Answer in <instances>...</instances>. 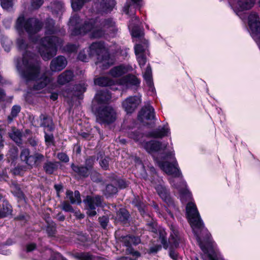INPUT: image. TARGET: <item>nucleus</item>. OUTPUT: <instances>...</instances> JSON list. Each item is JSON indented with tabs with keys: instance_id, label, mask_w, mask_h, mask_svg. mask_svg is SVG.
<instances>
[{
	"instance_id": "3c124183",
	"label": "nucleus",
	"mask_w": 260,
	"mask_h": 260,
	"mask_svg": "<svg viewBox=\"0 0 260 260\" xmlns=\"http://www.w3.org/2000/svg\"><path fill=\"white\" fill-rule=\"evenodd\" d=\"M78 59L82 61L86 62L87 61L88 57L85 54V50H83L82 51L80 52L78 55Z\"/></svg>"
},
{
	"instance_id": "58836bf2",
	"label": "nucleus",
	"mask_w": 260,
	"mask_h": 260,
	"mask_svg": "<svg viewBox=\"0 0 260 260\" xmlns=\"http://www.w3.org/2000/svg\"><path fill=\"white\" fill-rule=\"evenodd\" d=\"M117 216L119 220L124 222L128 219L129 214L126 210L120 209L117 213Z\"/></svg>"
},
{
	"instance_id": "338daca9",
	"label": "nucleus",
	"mask_w": 260,
	"mask_h": 260,
	"mask_svg": "<svg viewBox=\"0 0 260 260\" xmlns=\"http://www.w3.org/2000/svg\"><path fill=\"white\" fill-rule=\"evenodd\" d=\"M4 24L6 26L7 28H8L10 26L11 24V20L10 19H7L4 21Z\"/></svg>"
},
{
	"instance_id": "a19ab883",
	"label": "nucleus",
	"mask_w": 260,
	"mask_h": 260,
	"mask_svg": "<svg viewBox=\"0 0 260 260\" xmlns=\"http://www.w3.org/2000/svg\"><path fill=\"white\" fill-rule=\"evenodd\" d=\"M1 6L3 9L9 10L12 7V0H0Z\"/></svg>"
},
{
	"instance_id": "6ab92c4d",
	"label": "nucleus",
	"mask_w": 260,
	"mask_h": 260,
	"mask_svg": "<svg viewBox=\"0 0 260 260\" xmlns=\"http://www.w3.org/2000/svg\"><path fill=\"white\" fill-rule=\"evenodd\" d=\"M119 83L121 85L129 88L133 86H138L140 83V81L135 76L129 74L120 79Z\"/></svg>"
},
{
	"instance_id": "c03bdc74",
	"label": "nucleus",
	"mask_w": 260,
	"mask_h": 260,
	"mask_svg": "<svg viewBox=\"0 0 260 260\" xmlns=\"http://www.w3.org/2000/svg\"><path fill=\"white\" fill-rule=\"evenodd\" d=\"M99 220L102 228L105 229L107 227L109 222V218L107 216H103L102 217H99Z\"/></svg>"
},
{
	"instance_id": "f257e3e1",
	"label": "nucleus",
	"mask_w": 260,
	"mask_h": 260,
	"mask_svg": "<svg viewBox=\"0 0 260 260\" xmlns=\"http://www.w3.org/2000/svg\"><path fill=\"white\" fill-rule=\"evenodd\" d=\"M46 26L45 37L42 39L37 37L32 38V36L37 34L42 27V23L37 19L32 18L25 21L23 15L20 16L16 21V28L20 32L25 29L35 44H38V52L44 60H48L56 54L57 48L62 45L61 39L57 37L54 28L53 19L47 20Z\"/></svg>"
},
{
	"instance_id": "f704fd0d",
	"label": "nucleus",
	"mask_w": 260,
	"mask_h": 260,
	"mask_svg": "<svg viewBox=\"0 0 260 260\" xmlns=\"http://www.w3.org/2000/svg\"><path fill=\"white\" fill-rule=\"evenodd\" d=\"M50 79L49 78L46 76L41 78L39 82L34 86V88L36 90H40L45 87L47 84L50 82Z\"/></svg>"
},
{
	"instance_id": "0eeeda50",
	"label": "nucleus",
	"mask_w": 260,
	"mask_h": 260,
	"mask_svg": "<svg viewBox=\"0 0 260 260\" xmlns=\"http://www.w3.org/2000/svg\"><path fill=\"white\" fill-rule=\"evenodd\" d=\"M131 1L132 4L126 3L123 7V12L130 17L134 18L135 24L133 23L134 20L132 19L128 24V28L131 31L132 36L134 38L142 41V43L140 44H142L144 40H145L143 39L144 33L143 31L137 26L139 22V20L138 17L135 16L136 9H139L141 6L140 4L141 0H131Z\"/></svg>"
},
{
	"instance_id": "49530a36",
	"label": "nucleus",
	"mask_w": 260,
	"mask_h": 260,
	"mask_svg": "<svg viewBox=\"0 0 260 260\" xmlns=\"http://www.w3.org/2000/svg\"><path fill=\"white\" fill-rule=\"evenodd\" d=\"M62 209L66 212H73L72 206L67 202H63L62 203Z\"/></svg>"
},
{
	"instance_id": "c756f323",
	"label": "nucleus",
	"mask_w": 260,
	"mask_h": 260,
	"mask_svg": "<svg viewBox=\"0 0 260 260\" xmlns=\"http://www.w3.org/2000/svg\"><path fill=\"white\" fill-rule=\"evenodd\" d=\"M181 241V238L179 236L178 232L174 229H172V233H171L170 237L169 239V242L171 244L175 247L179 245V243Z\"/></svg>"
},
{
	"instance_id": "bb28decb",
	"label": "nucleus",
	"mask_w": 260,
	"mask_h": 260,
	"mask_svg": "<svg viewBox=\"0 0 260 260\" xmlns=\"http://www.w3.org/2000/svg\"><path fill=\"white\" fill-rule=\"evenodd\" d=\"M143 77L147 85L150 89H153V83L152 79V71L149 66H148L143 73Z\"/></svg>"
},
{
	"instance_id": "20e7f679",
	"label": "nucleus",
	"mask_w": 260,
	"mask_h": 260,
	"mask_svg": "<svg viewBox=\"0 0 260 260\" xmlns=\"http://www.w3.org/2000/svg\"><path fill=\"white\" fill-rule=\"evenodd\" d=\"M81 20L76 14L73 15L69 22L71 35H84L88 34L92 38L103 37L106 32L114 35L117 31L115 22L111 19L101 21L98 18H88L81 25Z\"/></svg>"
},
{
	"instance_id": "7ed1b4c3",
	"label": "nucleus",
	"mask_w": 260,
	"mask_h": 260,
	"mask_svg": "<svg viewBox=\"0 0 260 260\" xmlns=\"http://www.w3.org/2000/svg\"><path fill=\"white\" fill-rule=\"evenodd\" d=\"M158 155L159 156L153 154L154 159L164 172L172 176L169 179V182L171 186L179 193L181 202L183 203L191 200V194L188 189L186 182L183 179L174 151Z\"/></svg>"
},
{
	"instance_id": "72a5a7b5",
	"label": "nucleus",
	"mask_w": 260,
	"mask_h": 260,
	"mask_svg": "<svg viewBox=\"0 0 260 260\" xmlns=\"http://www.w3.org/2000/svg\"><path fill=\"white\" fill-rule=\"evenodd\" d=\"M58 166V163L57 162L48 161L45 164L44 169L46 172L48 174H52L57 169Z\"/></svg>"
},
{
	"instance_id": "e433bc0d",
	"label": "nucleus",
	"mask_w": 260,
	"mask_h": 260,
	"mask_svg": "<svg viewBox=\"0 0 260 260\" xmlns=\"http://www.w3.org/2000/svg\"><path fill=\"white\" fill-rule=\"evenodd\" d=\"M20 110L21 108L18 105H14L13 106L11 110V115L8 117V119L10 122H12L13 118L17 116L18 114L20 112Z\"/></svg>"
},
{
	"instance_id": "8fccbe9b",
	"label": "nucleus",
	"mask_w": 260,
	"mask_h": 260,
	"mask_svg": "<svg viewBox=\"0 0 260 260\" xmlns=\"http://www.w3.org/2000/svg\"><path fill=\"white\" fill-rule=\"evenodd\" d=\"M45 132H46V131H45ZM45 139L46 143L48 145H50L52 143L53 136L52 134H47L46 133H45Z\"/></svg>"
},
{
	"instance_id": "de8ad7c7",
	"label": "nucleus",
	"mask_w": 260,
	"mask_h": 260,
	"mask_svg": "<svg viewBox=\"0 0 260 260\" xmlns=\"http://www.w3.org/2000/svg\"><path fill=\"white\" fill-rule=\"evenodd\" d=\"M109 158L106 157L102 159L100 162L101 167L104 170H107L109 167Z\"/></svg>"
},
{
	"instance_id": "412c9836",
	"label": "nucleus",
	"mask_w": 260,
	"mask_h": 260,
	"mask_svg": "<svg viewBox=\"0 0 260 260\" xmlns=\"http://www.w3.org/2000/svg\"><path fill=\"white\" fill-rule=\"evenodd\" d=\"M128 66L120 65L113 68L109 72V74L113 77H119L127 73L129 70Z\"/></svg>"
},
{
	"instance_id": "aec40b11",
	"label": "nucleus",
	"mask_w": 260,
	"mask_h": 260,
	"mask_svg": "<svg viewBox=\"0 0 260 260\" xmlns=\"http://www.w3.org/2000/svg\"><path fill=\"white\" fill-rule=\"evenodd\" d=\"M21 159L24 161L27 165L35 166V153L30 155L29 150L28 149H24L20 154Z\"/></svg>"
},
{
	"instance_id": "5fc2aeb1",
	"label": "nucleus",
	"mask_w": 260,
	"mask_h": 260,
	"mask_svg": "<svg viewBox=\"0 0 260 260\" xmlns=\"http://www.w3.org/2000/svg\"><path fill=\"white\" fill-rule=\"evenodd\" d=\"M160 249H161V246L160 245H155L154 246L151 247L149 249V253H156Z\"/></svg>"
},
{
	"instance_id": "b1692460",
	"label": "nucleus",
	"mask_w": 260,
	"mask_h": 260,
	"mask_svg": "<svg viewBox=\"0 0 260 260\" xmlns=\"http://www.w3.org/2000/svg\"><path fill=\"white\" fill-rule=\"evenodd\" d=\"M73 77L74 74L73 72L70 70H66L58 76L57 82L60 85H63L70 82Z\"/></svg>"
},
{
	"instance_id": "6e6d98bb",
	"label": "nucleus",
	"mask_w": 260,
	"mask_h": 260,
	"mask_svg": "<svg viewBox=\"0 0 260 260\" xmlns=\"http://www.w3.org/2000/svg\"><path fill=\"white\" fill-rule=\"evenodd\" d=\"M49 260H67L64 258L59 253H56L54 254L53 257H52Z\"/></svg>"
},
{
	"instance_id": "c85d7f7f",
	"label": "nucleus",
	"mask_w": 260,
	"mask_h": 260,
	"mask_svg": "<svg viewBox=\"0 0 260 260\" xmlns=\"http://www.w3.org/2000/svg\"><path fill=\"white\" fill-rule=\"evenodd\" d=\"M71 168L75 172L82 177L88 176L90 173V170L86 167H79L73 164L71 165Z\"/></svg>"
},
{
	"instance_id": "a878e982",
	"label": "nucleus",
	"mask_w": 260,
	"mask_h": 260,
	"mask_svg": "<svg viewBox=\"0 0 260 260\" xmlns=\"http://www.w3.org/2000/svg\"><path fill=\"white\" fill-rule=\"evenodd\" d=\"M66 195L67 198L70 200L72 204H81V199L79 191L76 190L73 192L72 191L67 190L66 192Z\"/></svg>"
},
{
	"instance_id": "7c9ffc66",
	"label": "nucleus",
	"mask_w": 260,
	"mask_h": 260,
	"mask_svg": "<svg viewBox=\"0 0 260 260\" xmlns=\"http://www.w3.org/2000/svg\"><path fill=\"white\" fill-rule=\"evenodd\" d=\"M94 83L101 86H108L113 84L114 81L106 77H102L94 79Z\"/></svg>"
},
{
	"instance_id": "79ce46f5",
	"label": "nucleus",
	"mask_w": 260,
	"mask_h": 260,
	"mask_svg": "<svg viewBox=\"0 0 260 260\" xmlns=\"http://www.w3.org/2000/svg\"><path fill=\"white\" fill-rule=\"evenodd\" d=\"M46 231L49 236H53L56 231L55 224L54 223L49 224L46 228Z\"/></svg>"
},
{
	"instance_id": "a211bd4d",
	"label": "nucleus",
	"mask_w": 260,
	"mask_h": 260,
	"mask_svg": "<svg viewBox=\"0 0 260 260\" xmlns=\"http://www.w3.org/2000/svg\"><path fill=\"white\" fill-rule=\"evenodd\" d=\"M67 60L63 56H58L53 59L50 64V69L52 72H59L66 68Z\"/></svg>"
},
{
	"instance_id": "423d86ee",
	"label": "nucleus",
	"mask_w": 260,
	"mask_h": 260,
	"mask_svg": "<svg viewBox=\"0 0 260 260\" xmlns=\"http://www.w3.org/2000/svg\"><path fill=\"white\" fill-rule=\"evenodd\" d=\"M110 53L121 54L125 56L127 55V49L121 50L116 44L107 48L103 42H95L89 47L88 55L90 57H96V64L103 70L107 69L114 63V59L110 56Z\"/></svg>"
},
{
	"instance_id": "2f4dec72",
	"label": "nucleus",
	"mask_w": 260,
	"mask_h": 260,
	"mask_svg": "<svg viewBox=\"0 0 260 260\" xmlns=\"http://www.w3.org/2000/svg\"><path fill=\"white\" fill-rule=\"evenodd\" d=\"M9 136L17 144L21 143L22 134L19 130L15 128L12 129V132L9 133Z\"/></svg>"
},
{
	"instance_id": "4c0bfd02",
	"label": "nucleus",
	"mask_w": 260,
	"mask_h": 260,
	"mask_svg": "<svg viewBox=\"0 0 260 260\" xmlns=\"http://www.w3.org/2000/svg\"><path fill=\"white\" fill-rule=\"evenodd\" d=\"M117 192V189L116 187L111 184H109L106 186L104 193L107 197H109L115 194Z\"/></svg>"
},
{
	"instance_id": "e2e57ef3",
	"label": "nucleus",
	"mask_w": 260,
	"mask_h": 260,
	"mask_svg": "<svg viewBox=\"0 0 260 260\" xmlns=\"http://www.w3.org/2000/svg\"><path fill=\"white\" fill-rule=\"evenodd\" d=\"M10 44H11V42H8V45H4V43H3V46L4 48V49L5 50V51H6L7 52H8L10 51Z\"/></svg>"
},
{
	"instance_id": "774afa93",
	"label": "nucleus",
	"mask_w": 260,
	"mask_h": 260,
	"mask_svg": "<svg viewBox=\"0 0 260 260\" xmlns=\"http://www.w3.org/2000/svg\"><path fill=\"white\" fill-rule=\"evenodd\" d=\"M138 208V209L139 210L142 212H144V209H143V205L141 203H139V204H137L136 205Z\"/></svg>"
},
{
	"instance_id": "9b49d317",
	"label": "nucleus",
	"mask_w": 260,
	"mask_h": 260,
	"mask_svg": "<svg viewBox=\"0 0 260 260\" xmlns=\"http://www.w3.org/2000/svg\"><path fill=\"white\" fill-rule=\"evenodd\" d=\"M85 208L87 210V213L89 216H94L96 214V207L101 206L102 203V198L100 196L94 197L87 196L83 200Z\"/></svg>"
},
{
	"instance_id": "f3484780",
	"label": "nucleus",
	"mask_w": 260,
	"mask_h": 260,
	"mask_svg": "<svg viewBox=\"0 0 260 260\" xmlns=\"http://www.w3.org/2000/svg\"><path fill=\"white\" fill-rule=\"evenodd\" d=\"M154 117V109L149 104L142 108L138 115V119L146 124L145 120H152Z\"/></svg>"
},
{
	"instance_id": "ddd939ff",
	"label": "nucleus",
	"mask_w": 260,
	"mask_h": 260,
	"mask_svg": "<svg viewBox=\"0 0 260 260\" xmlns=\"http://www.w3.org/2000/svg\"><path fill=\"white\" fill-rule=\"evenodd\" d=\"M115 5V0H98L93 8L98 13H108L113 10Z\"/></svg>"
},
{
	"instance_id": "37998d69",
	"label": "nucleus",
	"mask_w": 260,
	"mask_h": 260,
	"mask_svg": "<svg viewBox=\"0 0 260 260\" xmlns=\"http://www.w3.org/2000/svg\"><path fill=\"white\" fill-rule=\"evenodd\" d=\"M44 160V156L43 154L35 153V166L39 165Z\"/></svg>"
},
{
	"instance_id": "393cba45",
	"label": "nucleus",
	"mask_w": 260,
	"mask_h": 260,
	"mask_svg": "<svg viewBox=\"0 0 260 260\" xmlns=\"http://www.w3.org/2000/svg\"><path fill=\"white\" fill-rule=\"evenodd\" d=\"M111 96L107 90L99 91L96 94L94 100L99 104H104L107 102L110 99Z\"/></svg>"
},
{
	"instance_id": "864d4df0",
	"label": "nucleus",
	"mask_w": 260,
	"mask_h": 260,
	"mask_svg": "<svg viewBox=\"0 0 260 260\" xmlns=\"http://www.w3.org/2000/svg\"><path fill=\"white\" fill-rule=\"evenodd\" d=\"M8 206L10 207V211L9 213H8V215L11 214L12 211V207L10 204H9L7 202H4L3 204V208L2 210V212L7 211V210H8Z\"/></svg>"
},
{
	"instance_id": "473e14b6",
	"label": "nucleus",
	"mask_w": 260,
	"mask_h": 260,
	"mask_svg": "<svg viewBox=\"0 0 260 260\" xmlns=\"http://www.w3.org/2000/svg\"><path fill=\"white\" fill-rule=\"evenodd\" d=\"M41 117L43 118L41 125L47 128V130L51 131L54 128L52 120L50 118L43 115L41 116Z\"/></svg>"
},
{
	"instance_id": "39448f33",
	"label": "nucleus",
	"mask_w": 260,
	"mask_h": 260,
	"mask_svg": "<svg viewBox=\"0 0 260 260\" xmlns=\"http://www.w3.org/2000/svg\"><path fill=\"white\" fill-rule=\"evenodd\" d=\"M17 44L20 49H27L23 53L22 59L18 60L16 62V68L20 76L27 81L36 79L40 71V64L37 57L28 50L29 47L22 39H18Z\"/></svg>"
},
{
	"instance_id": "5701e85b",
	"label": "nucleus",
	"mask_w": 260,
	"mask_h": 260,
	"mask_svg": "<svg viewBox=\"0 0 260 260\" xmlns=\"http://www.w3.org/2000/svg\"><path fill=\"white\" fill-rule=\"evenodd\" d=\"M170 133V129L168 125H164L163 127H159L158 128L152 131L149 133V136L153 138H161L167 136Z\"/></svg>"
},
{
	"instance_id": "4be33fe9",
	"label": "nucleus",
	"mask_w": 260,
	"mask_h": 260,
	"mask_svg": "<svg viewBox=\"0 0 260 260\" xmlns=\"http://www.w3.org/2000/svg\"><path fill=\"white\" fill-rule=\"evenodd\" d=\"M155 189L160 197L169 205L173 202L168 193L167 189L163 185L160 184L155 187Z\"/></svg>"
},
{
	"instance_id": "f03ea898",
	"label": "nucleus",
	"mask_w": 260,
	"mask_h": 260,
	"mask_svg": "<svg viewBox=\"0 0 260 260\" xmlns=\"http://www.w3.org/2000/svg\"><path fill=\"white\" fill-rule=\"evenodd\" d=\"M186 213L198 243L204 252L202 255L203 260H223L211 242V235L205 228L194 203L190 202L187 204Z\"/></svg>"
},
{
	"instance_id": "13d9d810",
	"label": "nucleus",
	"mask_w": 260,
	"mask_h": 260,
	"mask_svg": "<svg viewBox=\"0 0 260 260\" xmlns=\"http://www.w3.org/2000/svg\"><path fill=\"white\" fill-rule=\"evenodd\" d=\"M36 248V245L34 243L28 244L26 247V251L30 252Z\"/></svg>"
},
{
	"instance_id": "09e8293b",
	"label": "nucleus",
	"mask_w": 260,
	"mask_h": 260,
	"mask_svg": "<svg viewBox=\"0 0 260 260\" xmlns=\"http://www.w3.org/2000/svg\"><path fill=\"white\" fill-rule=\"evenodd\" d=\"M58 158L61 161L64 162H68L69 161V158L67 155L64 153H59L57 154Z\"/></svg>"
},
{
	"instance_id": "680f3d73",
	"label": "nucleus",
	"mask_w": 260,
	"mask_h": 260,
	"mask_svg": "<svg viewBox=\"0 0 260 260\" xmlns=\"http://www.w3.org/2000/svg\"><path fill=\"white\" fill-rule=\"evenodd\" d=\"M10 209V207L8 206V209ZM10 210L7 211L2 212V210H0V217H4L8 216V213H9Z\"/></svg>"
},
{
	"instance_id": "dca6fc26",
	"label": "nucleus",
	"mask_w": 260,
	"mask_h": 260,
	"mask_svg": "<svg viewBox=\"0 0 260 260\" xmlns=\"http://www.w3.org/2000/svg\"><path fill=\"white\" fill-rule=\"evenodd\" d=\"M87 85L82 83L76 85L72 90H66L63 92L64 96L71 98L72 101L74 100V97L78 99H82L83 93L86 91Z\"/></svg>"
},
{
	"instance_id": "4468645a",
	"label": "nucleus",
	"mask_w": 260,
	"mask_h": 260,
	"mask_svg": "<svg viewBox=\"0 0 260 260\" xmlns=\"http://www.w3.org/2000/svg\"><path fill=\"white\" fill-rule=\"evenodd\" d=\"M141 103L140 96H131L122 102V107L127 113H133Z\"/></svg>"
},
{
	"instance_id": "603ef678",
	"label": "nucleus",
	"mask_w": 260,
	"mask_h": 260,
	"mask_svg": "<svg viewBox=\"0 0 260 260\" xmlns=\"http://www.w3.org/2000/svg\"><path fill=\"white\" fill-rule=\"evenodd\" d=\"M94 160V158L92 157H90L87 159L85 162L86 167H87L89 170H90L93 165Z\"/></svg>"
},
{
	"instance_id": "9d476101",
	"label": "nucleus",
	"mask_w": 260,
	"mask_h": 260,
	"mask_svg": "<svg viewBox=\"0 0 260 260\" xmlns=\"http://www.w3.org/2000/svg\"><path fill=\"white\" fill-rule=\"evenodd\" d=\"M116 118L115 110L111 107L106 106L100 108L96 117V120L100 123H110L113 122Z\"/></svg>"
},
{
	"instance_id": "4d7b16f0",
	"label": "nucleus",
	"mask_w": 260,
	"mask_h": 260,
	"mask_svg": "<svg viewBox=\"0 0 260 260\" xmlns=\"http://www.w3.org/2000/svg\"><path fill=\"white\" fill-rule=\"evenodd\" d=\"M66 50L69 52H73L76 50V47L74 45L69 44L66 47Z\"/></svg>"
},
{
	"instance_id": "f8f14e48",
	"label": "nucleus",
	"mask_w": 260,
	"mask_h": 260,
	"mask_svg": "<svg viewBox=\"0 0 260 260\" xmlns=\"http://www.w3.org/2000/svg\"><path fill=\"white\" fill-rule=\"evenodd\" d=\"M134 49L137 60L141 68H142L147 62L146 55L149 54L147 41L144 40L142 44L137 43Z\"/></svg>"
},
{
	"instance_id": "0e129e2a",
	"label": "nucleus",
	"mask_w": 260,
	"mask_h": 260,
	"mask_svg": "<svg viewBox=\"0 0 260 260\" xmlns=\"http://www.w3.org/2000/svg\"><path fill=\"white\" fill-rule=\"evenodd\" d=\"M51 100L55 101L58 98V94L56 93H52L50 96Z\"/></svg>"
},
{
	"instance_id": "052dcab7",
	"label": "nucleus",
	"mask_w": 260,
	"mask_h": 260,
	"mask_svg": "<svg viewBox=\"0 0 260 260\" xmlns=\"http://www.w3.org/2000/svg\"><path fill=\"white\" fill-rule=\"evenodd\" d=\"M170 256L173 259H177L178 257V254L174 250H170Z\"/></svg>"
},
{
	"instance_id": "cd10ccee",
	"label": "nucleus",
	"mask_w": 260,
	"mask_h": 260,
	"mask_svg": "<svg viewBox=\"0 0 260 260\" xmlns=\"http://www.w3.org/2000/svg\"><path fill=\"white\" fill-rule=\"evenodd\" d=\"M50 7L52 13L59 14L64 9V4L60 1L55 0L51 2Z\"/></svg>"
},
{
	"instance_id": "2eb2a0df",
	"label": "nucleus",
	"mask_w": 260,
	"mask_h": 260,
	"mask_svg": "<svg viewBox=\"0 0 260 260\" xmlns=\"http://www.w3.org/2000/svg\"><path fill=\"white\" fill-rule=\"evenodd\" d=\"M229 2L232 7L238 10L236 13L241 19L243 18L240 16L239 13L244 10L250 9L254 3V0H229Z\"/></svg>"
},
{
	"instance_id": "c9c22d12",
	"label": "nucleus",
	"mask_w": 260,
	"mask_h": 260,
	"mask_svg": "<svg viewBox=\"0 0 260 260\" xmlns=\"http://www.w3.org/2000/svg\"><path fill=\"white\" fill-rule=\"evenodd\" d=\"M74 256L79 260H93V256L89 253H76Z\"/></svg>"
},
{
	"instance_id": "a18cd8bd",
	"label": "nucleus",
	"mask_w": 260,
	"mask_h": 260,
	"mask_svg": "<svg viewBox=\"0 0 260 260\" xmlns=\"http://www.w3.org/2000/svg\"><path fill=\"white\" fill-rule=\"evenodd\" d=\"M43 0H31V5L33 9H38L43 4Z\"/></svg>"
},
{
	"instance_id": "ea45409f",
	"label": "nucleus",
	"mask_w": 260,
	"mask_h": 260,
	"mask_svg": "<svg viewBox=\"0 0 260 260\" xmlns=\"http://www.w3.org/2000/svg\"><path fill=\"white\" fill-rule=\"evenodd\" d=\"M159 239L161 243L162 244L164 248L167 249L168 247V244L166 239V233L164 230H160L159 231Z\"/></svg>"
},
{
	"instance_id": "bf43d9fd",
	"label": "nucleus",
	"mask_w": 260,
	"mask_h": 260,
	"mask_svg": "<svg viewBox=\"0 0 260 260\" xmlns=\"http://www.w3.org/2000/svg\"><path fill=\"white\" fill-rule=\"evenodd\" d=\"M29 142L32 146H36V145H38L39 141L38 140L36 139L35 138H31L29 139Z\"/></svg>"
},
{
	"instance_id": "69168bd1",
	"label": "nucleus",
	"mask_w": 260,
	"mask_h": 260,
	"mask_svg": "<svg viewBox=\"0 0 260 260\" xmlns=\"http://www.w3.org/2000/svg\"><path fill=\"white\" fill-rule=\"evenodd\" d=\"M5 95L6 94L5 92L3 91V89L0 88V102L4 99Z\"/></svg>"
},
{
	"instance_id": "1a4fd4ad",
	"label": "nucleus",
	"mask_w": 260,
	"mask_h": 260,
	"mask_svg": "<svg viewBox=\"0 0 260 260\" xmlns=\"http://www.w3.org/2000/svg\"><path fill=\"white\" fill-rule=\"evenodd\" d=\"M129 138L134 139L136 142H139L142 146L149 153H153L158 152L161 148L160 142L156 141H150L142 143L140 139L143 137V135L138 132H131L128 134Z\"/></svg>"
},
{
	"instance_id": "6e6552de",
	"label": "nucleus",
	"mask_w": 260,
	"mask_h": 260,
	"mask_svg": "<svg viewBox=\"0 0 260 260\" xmlns=\"http://www.w3.org/2000/svg\"><path fill=\"white\" fill-rule=\"evenodd\" d=\"M121 241L127 247L126 253L131 254L132 257L131 256H123L117 259V260H136L140 256V253L138 251H134L132 248V245H137L140 242V239L139 237L126 236L121 237Z\"/></svg>"
}]
</instances>
